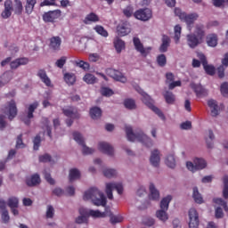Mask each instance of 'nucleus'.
<instances>
[{"label":"nucleus","instance_id":"obj_1","mask_svg":"<svg viewBox=\"0 0 228 228\" xmlns=\"http://www.w3.org/2000/svg\"><path fill=\"white\" fill-rule=\"evenodd\" d=\"M4 6V9L1 13L2 19H10L12 12H14V15H22V12H24V6L20 0H14V4L12 0H5Z\"/></svg>","mask_w":228,"mask_h":228},{"label":"nucleus","instance_id":"obj_2","mask_svg":"<svg viewBox=\"0 0 228 228\" xmlns=\"http://www.w3.org/2000/svg\"><path fill=\"white\" fill-rule=\"evenodd\" d=\"M83 199L84 200H92L94 206H102L104 208L108 204L104 193L95 187H92L86 191Z\"/></svg>","mask_w":228,"mask_h":228},{"label":"nucleus","instance_id":"obj_3","mask_svg":"<svg viewBox=\"0 0 228 228\" xmlns=\"http://www.w3.org/2000/svg\"><path fill=\"white\" fill-rule=\"evenodd\" d=\"M125 131L128 142H136L137 140V142H141V143H143L146 147H151L152 145V140L151 137L147 136V134H144L143 131L139 130L134 133L131 126H126Z\"/></svg>","mask_w":228,"mask_h":228},{"label":"nucleus","instance_id":"obj_4","mask_svg":"<svg viewBox=\"0 0 228 228\" xmlns=\"http://www.w3.org/2000/svg\"><path fill=\"white\" fill-rule=\"evenodd\" d=\"M136 90L139 94H142V102L146 106H148V108H150V110L154 111V113H156V115H158V117H159V118H161L162 120H165V114H163L161 110H159L158 107L154 106V100L152 98H151V96L149 94H147V93L143 92V90H142L140 87H137Z\"/></svg>","mask_w":228,"mask_h":228},{"label":"nucleus","instance_id":"obj_5","mask_svg":"<svg viewBox=\"0 0 228 228\" xmlns=\"http://www.w3.org/2000/svg\"><path fill=\"white\" fill-rule=\"evenodd\" d=\"M171 201V195H167L166 198H163L162 200L160 201V209L156 212V216L161 222H167V220H168V214L167 213V211H168V206Z\"/></svg>","mask_w":228,"mask_h":228},{"label":"nucleus","instance_id":"obj_6","mask_svg":"<svg viewBox=\"0 0 228 228\" xmlns=\"http://www.w3.org/2000/svg\"><path fill=\"white\" fill-rule=\"evenodd\" d=\"M113 190H116L118 195L124 192V186L120 183H106V193L109 200H113Z\"/></svg>","mask_w":228,"mask_h":228},{"label":"nucleus","instance_id":"obj_7","mask_svg":"<svg viewBox=\"0 0 228 228\" xmlns=\"http://www.w3.org/2000/svg\"><path fill=\"white\" fill-rule=\"evenodd\" d=\"M73 138H74L75 142H77V143H78V145H81V147H83L82 153L84 155L94 154V152H95V150L89 148L86 146V144H85V139H83V135H81V134L79 132H74Z\"/></svg>","mask_w":228,"mask_h":228},{"label":"nucleus","instance_id":"obj_8","mask_svg":"<svg viewBox=\"0 0 228 228\" xmlns=\"http://www.w3.org/2000/svg\"><path fill=\"white\" fill-rule=\"evenodd\" d=\"M2 111L8 115L9 120H12L17 117V103H15L14 100H12L7 103V107L2 108Z\"/></svg>","mask_w":228,"mask_h":228},{"label":"nucleus","instance_id":"obj_9","mask_svg":"<svg viewBox=\"0 0 228 228\" xmlns=\"http://www.w3.org/2000/svg\"><path fill=\"white\" fill-rule=\"evenodd\" d=\"M207 166L208 163H206V160L199 158H196L193 163L190 161L186 163V167L188 170H190L191 172H197V170H202Z\"/></svg>","mask_w":228,"mask_h":228},{"label":"nucleus","instance_id":"obj_10","mask_svg":"<svg viewBox=\"0 0 228 228\" xmlns=\"http://www.w3.org/2000/svg\"><path fill=\"white\" fill-rule=\"evenodd\" d=\"M133 42H134L135 50L137 51V53H140V54L143 58H147V56H149V54H151V51H152V47H151V46H148L146 48L143 47V44H142V41H140V38L134 37Z\"/></svg>","mask_w":228,"mask_h":228},{"label":"nucleus","instance_id":"obj_11","mask_svg":"<svg viewBox=\"0 0 228 228\" xmlns=\"http://www.w3.org/2000/svg\"><path fill=\"white\" fill-rule=\"evenodd\" d=\"M198 58L201 61L203 69L208 76H215V66L208 64V59L204 53H198Z\"/></svg>","mask_w":228,"mask_h":228},{"label":"nucleus","instance_id":"obj_12","mask_svg":"<svg viewBox=\"0 0 228 228\" xmlns=\"http://www.w3.org/2000/svg\"><path fill=\"white\" fill-rule=\"evenodd\" d=\"M107 76L115 79V81H119L120 83H126L127 78L123 76L122 72L116 70L114 69L109 68L105 70Z\"/></svg>","mask_w":228,"mask_h":228},{"label":"nucleus","instance_id":"obj_13","mask_svg":"<svg viewBox=\"0 0 228 228\" xmlns=\"http://www.w3.org/2000/svg\"><path fill=\"white\" fill-rule=\"evenodd\" d=\"M40 106L38 102H34L33 103L29 104L27 110V118L22 119V122L26 124V126H29L31 124V118H34L35 115V110H37Z\"/></svg>","mask_w":228,"mask_h":228},{"label":"nucleus","instance_id":"obj_14","mask_svg":"<svg viewBox=\"0 0 228 228\" xmlns=\"http://www.w3.org/2000/svg\"><path fill=\"white\" fill-rule=\"evenodd\" d=\"M134 15L138 20H143L145 22L152 18V11L149 8L140 9Z\"/></svg>","mask_w":228,"mask_h":228},{"label":"nucleus","instance_id":"obj_15","mask_svg":"<svg viewBox=\"0 0 228 228\" xmlns=\"http://www.w3.org/2000/svg\"><path fill=\"white\" fill-rule=\"evenodd\" d=\"M199 212H197V209H189V228H199Z\"/></svg>","mask_w":228,"mask_h":228},{"label":"nucleus","instance_id":"obj_16","mask_svg":"<svg viewBox=\"0 0 228 228\" xmlns=\"http://www.w3.org/2000/svg\"><path fill=\"white\" fill-rule=\"evenodd\" d=\"M61 17V10L49 11L43 14V20L45 22H54L56 19H60Z\"/></svg>","mask_w":228,"mask_h":228},{"label":"nucleus","instance_id":"obj_17","mask_svg":"<svg viewBox=\"0 0 228 228\" xmlns=\"http://www.w3.org/2000/svg\"><path fill=\"white\" fill-rule=\"evenodd\" d=\"M186 38H187V45H189L191 49H195V47L202 44V39L195 34H188Z\"/></svg>","mask_w":228,"mask_h":228},{"label":"nucleus","instance_id":"obj_18","mask_svg":"<svg viewBox=\"0 0 228 228\" xmlns=\"http://www.w3.org/2000/svg\"><path fill=\"white\" fill-rule=\"evenodd\" d=\"M49 42V48L52 51H60L61 49V37L60 36L52 37Z\"/></svg>","mask_w":228,"mask_h":228},{"label":"nucleus","instance_id":"obj_19","mask_svg":"<svg viewBox=\"0 0 228 228\" xmlns=\"http://www.w3.org/2000/svg\"><path fill=\"white\" fill-rule=\"evenodd\" d=\"M199 19V14L197 13H191V14H184L183 18H182V20L187 24V28L189 31H191V26H193L195 20Z\"/></svg>","mask_w":228,"mask_h":228},{"label":"nucleus","instance_id":"obj_20","mask_svg":"<svg viewBox=\"0 0 228 228\" xmlns=\"http://www.w3.org/2000/svg\"><path fill=\"white\" fill-rule=\"evenodd\" d=\"M208 106L210 108L211 117H218L220 114V107L218 106V102H216V100L210 99L208 101Z\"/></svg>","mask_w":228,"mask_h":228},{"label":"nucleus","instance_id":"obj_21","mask_svg":"<svg viewBox=\"0 0 228 228\" xmlns=\"http://www.w3.org/2000/svg\"><path fill=\"white\" fill-rule=\"evenodd\" d=\"M98 149L99 151H101V152H103V154H107L108 156H113L115 152V150H113V146L104 142H99Z\"/></svg>","mask_w":228,"mask_h":228},{"label":"nucleus","instance_id":"obj_22","mask_svg":"<svg viewBox=\"0 0 228 228\" xmlns=\"http://www.w3.org/2000/svg\"><path fill=\"white\" fill-rule=\"evenodd\" d=\"M191 88L195 92L197 97H208V90L204 88L201 85L191 84Z\"/></svg>","mask_w":228,"mask_h":228},{"label":"nucleus","instance_id":"obj_23","mask_svg":"<svg viewBox=\"0 0 228 228\" xmlns=\"http://www.w3.org/2000/svg\"><path fill=\"white\" fill-rule=\"evenodd\" d=\"M28 63H29V59L26 57H22L11 61L10 67L13 70L15 69H19L20 65H28Z\"/></svg>","mask_w":228,"mask_h":228},{"label":"nucleus","instance_id":"obj_24","mask_svg":"<svg viewBox=\"0 0 228 228\" xmlns=\"http://www.w3.org/2000/svg\"><path fill=\"white\" fill-rule=\"evenodd\" d=\"M199 38L204 40V37H206V28L202 23H199L195 25L194 33Z\"/></svg>","mask_w":228,"mask_h":228},{"label":"nucleus","instance_id":"obj_25","mask_svg":"<svg viewBox=\"0 0 228 228\" xmlns=\"http://www.w3.org/2000/svg\"><path fill=\"white\" fill-rule=\"evenodd\" d=\"M161 161V158L159 157V151L154 150L151 151V155L150 158V163L152 167H159V162Z\"/></svg>","mask_w":228,"mask_h":228},{"label":"nucleus","instance_id":"obj_26","mask_svg":"<svg viewBox=\"0 0 228 228\" xmlns=\"http://www.w3.org/2000/svg\"><path fill=\"white\" fill-rule=\"evenodd\" d=\"M170 47V37L167 35L162 36V44L160 45L159 51V53H167Z\"/></svg>","mask_w":228,"mask_h":228},{"label":"nucleus","instance_id":"obj_27","mask_svg":"<svg viewBox=\"0 0 228 228\" xmlns=\"http://www.w3.org/2000/svg\"><path fill=\"white\" fill-rule=\"evenodd\" d=\"M62 112L65 115V117H68L69 118H79V114L77 113V110L74 107H69L68 109H63Z\"/></svg>","mask_w":228,"mask_h":228},{"label":"nucleus","instance_id":"obj_28","mask_svg":"<svg viewBox=\"0 0 228 228\" xmlns=\"http://www.w3.org/2000/svg\"><path fill=\"white\" fill-rule=\"evenodd\" d=\"M38 77H40L41 81L45 84L46 86H53L51 83V78L47 76V73L44 69H39L37 72Z\"/></svg>","mask_w":228,"mask_h":228},{"label":"nucleus","instance_id":"obj_29","mask_svg":"<svg viewBox=\"0 0 228 228\" xmlns=\"http://www.w3.org/2000/svg\"><path fill=\"white\" fill-rule=\"evenodd\" d=\"M73 65L78 67V69H82V70H85L86 72L90 70V63L83 60L77 59L73 61Z\"/></svg>","mask_w":228,"mask_h":228},{"label":"nucleus","instance_id":"obj_30","mask_svg":"<svg viewBox=\"0 0 228 228\" xmlns=\"http://www.w3.org/2000/svg\"><path fill=\"white\" fill-rule=\"evenodd\" d=\"M150 200H159V191L156 189L154 183L150 184Z\"/></svg>","mask_w":228,"mask_h":228},{"label":"nucleus","instance_id":"obj_31","mask_svg":"<svg viewBox=\"0 0 228 228\" xmlns=\"http://www.w3.org/2000/svg\"><path fill=\"white\" fill-rule=\"evenodd\" d=\"M27 186H37V184H40V175L38 174H34L30 178H27L26 180Z\"/></svg>","mask_w":228,"mask_h":228},{"label":"nucleus","instance_id":"obj_32","mask_svg":"<svg viewBox=\"0 0 228 228\" xmlns=\"http://www.w3.org/2000/svg\"><path fill=\"white\" fill-rule=\"evenodd\" d=\"M89 114L93 120H97V118H101V116L102 115V110L99 107H93L91 108Z\"/></svg>","mask_w":228,"mask_h":228},{"label":"nucleus","instance_id":"obj_33","mask_svg":"<svg viewBox=\"0 0 228 228\" xmlns=\"http://www.w3.org/2000/svg\"><path fill=\"white\" fill-rule=\"evenodd\" d=\"M163 97L167 104H175V94L170 91H166L163 93Z\"/></svg>","mask_w":228,"mask_h":228},{"label":"nucleus","instance_id":"obj_34","mask_svg":"<svg viewBox=\"0 0 228 228\" xmlns=\"http://www.w3.org/2000/svg\"><path fill=\"white\" fill-rule=\"evenodd\" d=\"M69 183L76 181L77 179H81V172L77 168H71L69 175Z\"/></svg>","mask_w":228,"mask_h":228},{"label":"nucleus","instance_id":"obj_35","mask_svg":"<svg viewBox=\"0 0 228 228\" xmlns=\"http://www.w3.org/2000/svg\"><path fill=\"white\" fill-rule=\"evenodd\" d=\"M13 76V72L12 71H6L3 74V76L0 77V86H4L6 83H8Z\"/></svg>","mask_w":228,"mask_h":228},{"label":"nucleus","instance_id":"obj_36","mask_svg":"<svg viewBox=\"0 0 228 228\" xmlns=\"http://www.w3.org/2000/svg\"><path fill=\"white\" fill-rule=\"evenodd\" d=\"M35 4H37V0H27L25 5V12L28 15H31L33 13V10H35Z\"/></svg>","mask_w":228,"mask_h":228},{"label":"nucleus","instance_id":"obj_37","mask_svg":"<svg viewBox=\"0 0 228 228\" xmlns=\"http://www.w3.org/2000/svg\"><path fill=\"white\" fill-rule=\"evenodd\" d=\"M207 44L209 47H216L218 37L215 34H210L207 37Z\"/></svg>","mask_w":228,"mask_h":228},{"label":"nucleus","instance_id":"obj_38","mask_svg":"<svg viewBox=\"0 0 228 228\" xmlns=\"http://www.w3.org/2000/svg\"><path fill=\"white\" fill-rule=\"evenodd\" d=\"M192 191V199H194L196 204H202L204 202V199L202 198L200 192H199V188L194 187Z\"/></svg>","mask_w":228,"mask_h":228},{"label":"nucleus","instance_id":"obj_39","mask_svg":"<svg viewBox=\"0 0 228 228\" xmlns=\"http://www.w3.org/2000/svg\"><path fill=\"white\" fill-rule=\"evenodd\" d=\"M100 19L97 14L91 12L84 19V24H90V22H99Z\"/></svg>","mask_w":228,"mask_h":228},{"label":"nucleus","instance_id":"obj_40","mask_svg":"<svg viewBox=\"0 0 228 228\" xmlns=\"http://www.w3.org/2000/svg\"><path fill=\"white\" fill-rule=\"evenodd\" d=\"M64 81L69 86H72L74 83H76V74L74 73H65L64 74Z\"/></svg>","mask_w":228,"mask_h":228},{"label":"nucleus","instance_id":"obj_41","mask_svg":"<svg viewBox=\"0 0 228 228\" xmlns=\"http://www.w3.org/2000/svg\"><path fill=\"white\" fill-rule=\"evenodd\" d=\"M131 33V28L127 27V25H121L118 27V34L119 37H126V35H129Z\"/></svg>","mask_w":228,"mask_h":228},{"label":"nucleus","instance_id":"obj_42","mask_svg":"<svg viewBox=\"0 0 228 228\" xmlns=\"http://www.w3.org/2000/svg\"><path fill=\"white\" fill-rule=\"evenodd\" d=\"M94 31H96V33H98V35H101V37H103L104 38H108L109 34H108V30H106L104 28V27H102V25H96L94 28Z\"/></svg>","mask_w":228,"mask_h":228},{"label":"nucleus","instance_id":"obj_43","mask_svg":"<svg viewBox=\"0 0 228 228\" xmlns=\"http://www.w3.org/2000/svg\"><path fill=\"white\" fill-rule=\"evenodd\" d=\"M7 206L10 208H19V198L15 197V196H12L8 199L7 200Z\"/></svg>","mask_w":228,"mask_h":228},{"label":"nucleus","instance_id":"obj_44","mask_svg":"<svg viewBox=\"0 0 228 228\" xmlns=\"http://www.w3.org/2000/svg\"><path fill=\"white\" fill-rule=\"evenodd\" d=\"M114 47L117 53H122V50L126 47V43L122 39H117L114 41Z\"/></svg>","mask_w":228,"mask_h":228},{"label":"nucleus","instance_id":"obj_45","mask_svg":"<svg viewBox=\"0 0 228 228\" xmlns=\"http://www.w3.org/2000/svg\"><path fill=\"white\" fill-rule=\"evenodd\" d=\"M83 80L85 81V83H86L87 85H94V83H96L97 81V77H95V76L87 73L84 76Z\"/></svg>","mask_w":228,"mask_h":228},{"label":"nucleus","instance_id":"obj_46","mask_svg":"<svg viewBox=\"0 0 228 228\" xmlns=\"http://www.w3.org/2000/svg\"><path fill=\"white\" fill-rule=\"evenodd\" d=\"M166 165L169 168H175V157L174 155H168L166 159Z\"/></svg>","mask_w":228,"mask_h":228},{"label":"nucleus","instance_id":"obj_47","mask_svg":"<svg viewBox=\"0 0 228 228\" xmlns=\"http://www.w3.org/2000/svg\"><path fill=\"white\" fill-rule=\"evenodd\" d=\"M124 106L126 110H136V102L133 99L125 100Z\"/></svg>","mask_w":228,"mask_h":228},{"label":"nucleus","instance_id":"obj_48","mask_svg":"<svg viewBox=\"0 0 228 228\" xmlns=\"http://www.w3.org/2000/svg\"><path fill=\"white\" fill-rule=\"evenodd\" d=\"M181 25L175 26L174 31H175V37L174 40L175 44H179V40H181V31H182Z\"/></svg>","mask_w":228,"mask_h":228},{"label":"nucleus","instance_id":"obj_49","mask_svg":"<svg viewBox=\"0 0 228 228\" xmlns=\"http://www.w3.org/2000/svg\"><path fill=\"white\" fill-rule=\"evenodd\" d=\"M223 183H224L223 197L224 199H228V175H225L223 177Z\"/></svg>","mask_w":228,"mask_h":228},{"label":"nucleus","instance_id":"obj_50","mask_svg":"<svg viewBox=\"0 0 228 228\" xmlns=\"http://www.w3.org/2000/svg\"><path fill=\"white\" fill-rule=\"evenodd\" d=\"M89 216H93V218H104L106 214L104 212H101L99 210H89Z\"/></svg>","mask_w":228,"mask_h":228},{"label":"nucleus","instance_id":"obj_51","mask_svg":"<svg viewBox=\"0 0 228 228\" xmlns=\"http://www.w3.org/2000/svg\"><path fill=\"white\" fill-rule=\"evenodd\" d=\"M215 140V134L213 130H208V139H206L208 149H213V141Z\"/></svg>","mask_w":228,"mask_h":228},{"label":"nucleus","instance_id":"obj_52","mask_svg":"<svg viewBox=\"0 0 228 228\" xmlns=\"http://www.w3.org/2000/svg\"><path fill=\"white\" fill-rule=\"evenodd\" d=\"M103 175L108 179H111V177H115L117 175V170L107 168L103 170Z\"/></svg>","mask_w":228,"mask_h":228},{"label":"nucleus","instance_id":"obj_53","mask_svg":"<svg viewBox=\"0 0 228 228\" xmlns=\"http://www.w3.org/2000/svg\"><path fill=\"white\" fill-rule=\"evenodd\" d=\"M42 122L45 125V126H43V129L46 128L47 135L49 136V138H53L52 130L49 126V119L47 118H44Z\"/></svg>","mask_w":228,"mask_h":228},{"label":"nucleus","instance_id":"obj_54","mask_svg":"<svg viewBox=\"0 0 228 228\" xmlns=\"http://www.w3.org/2000/svg\"><path fill=\"white\" fill-rule=\"evenodd\" d=\"M213 202L215 204H217L218 206H222L224 209V211L227 213L228 212V207H227V202L223 200L221 198H215L213 200Z\"/></svg>","mask_w":228,"mask_h":228},{"label":"nucleus","instance_id":"obj_55","mask_svg":"<svg viewBox=\"0 0 228 228\" xmlns=\"http://www.w3.org/2000/svg\"><path fill=\"white\" fill-rule=\"evenodd\" d=\"M157 63L159 67H165L167 65V56L165 54H159L157 57Z\"/></svg>","mask_w":228,"mask_h":228},{"label":"nucleus","instance_id":"obj_56","mask_svg":"<svg viewBox=\"0 0 228 228\" xmlns=\"http://www.w3.org/2000/svg\"><path fill=\"white\" fill-rule=\"evenodd\" d=\"M123 220H124V217H122V216L111 215L110 222V224H112V225H115V224H120V222H122Z\"/></svg>","mask_w":228,"mask_h":228},{"label":"nucleus","instance_id":"obj_57","mask_svg":"<svg viewBox=\"0 0 228 228\" xmlns=\"http://www.w3.org/2000/svg\"><path fill=\"white\" fill-rule=\"evenodd\" d=\"M65 63H67V57L62 56L56 61L55 65L58 67V69H63Z\"/></svg>","mask_w":228,"mask_h":228},{"label":"nucleus","instance_id":"obj_58","mask_svg":"<svg viewBox=\"0 0 228 228\" xmlns=\"http://www.w3.org/2000/svg\"><path fill=\"white\" fill-rule=\"evenodd\" d=\"M101 94L104 97H111V95H113V90H111L108 87H102L101 88Z\"/></svg>","mask_w":228,"mask_h":228},{"label":"nucleus","instance_id":"obj_59","mask_svg":"<svg viewBox=\"0 0 228 228\" xmlns=\"http://www.w3.org/2000/svg\"><path fill=\"white\" fill-rule=\"evenodd\" d=\"M34 143V151H38L40 148V143H42V138L40 137L39 134L36 135V137L33 140Z\"/></svg>","mask_w":228,"mask_h":228},{"label":"nucleus","instance_id":"obj_60","mask_svg":"<svg viewBox=\"0 0 228 228\" xmlns=\"http://www.w3.org/2000/svg\"><path fill=\"white\" fill-rule=\"evenodd\" d=\"M25 147L26 144L22 142V134H20L16 140V149H24Z\"/></svg>","mask_w":228,"mask_h":228},{"label":"nucleus","instance_id":"obj_61","mask_svg":"<svg viewBox=\"0 0 228 228\" xmlns=\"http://www.w3.org/2000/svg\"><path fill=\"white\" fill-rule=\"evenodd\" d=\"M221 94L224 97H228V83L224 82L221 85Z\"/></svg>","mask_w":228,"mask_h":228},{"label":"nucleus","instance_id":"obj_62","mask_svg":"<svg viewBox=\"0 0 228 228\" xmlns=\"http://www.w3.org/2000/svg\"><path fill=\"white\" fill-rule=\"evenodd\" d=\"M46 218H54V208L51 205L47 206Z\"/></svg>","mask_w":228,"mask_h":228},{"label":"nucleus","instance_id":"obj_63","mask_svg":"<svg viewBox=\"0 0 228 228\" xmlns=\"http://www.w3.org/2000/svg\"><path fill=\"white\" fill-rule=\"evenodd\" d=\"M44 175H45V181H47L49 183V184H54V179H53V177H51V173L47 172V171H44Z\"/></svg>","mask_w":228,"mask_h":228},{"label":"nucleus","instance_id":"obj_64","mask_svg":"<svg viewBox=\"0 0 228 228\" xmlns=\"http://www.w3.org/2000/svg\"><path fill=\"white\" fill-rule=\"evenodd\" d=\"M123 13L125 17H132L133 16V7L127 6L126 9L123 10Z\"/></svg>","mask_w":228,"mask_h":228}]
</instances>
